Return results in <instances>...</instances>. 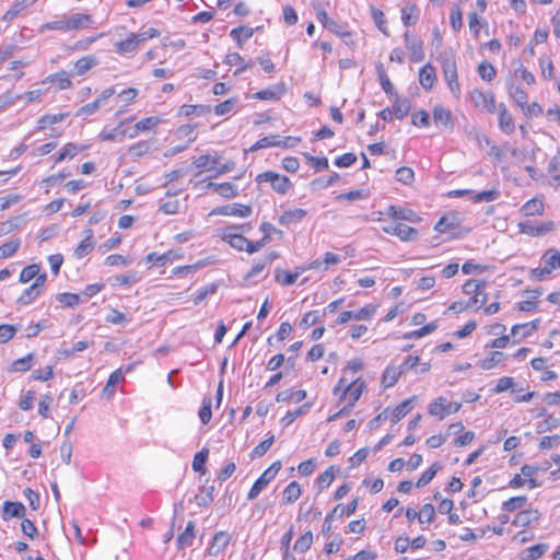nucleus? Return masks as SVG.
I'll use <instances>...</instances> for the list:
<instances>
[{
	"label": "nucleus",
	"mask_w": 560,
	"mask_h": 560,
	"mask_svg": "<svg viewBox=\"0 0 560 560\" xmlns=\"http://www.w3.org/2000/svg\"><path fill=\"white\" fill-rule=\"evenodd\" d=\"M444 79L454 96L459 97L460 86L457 77L456 58L453 50L444 51L441 57Z\"/></svg>",
	"instance_id": "nucleus-1"
},
{
	"label": "nucleus",
	"mask_w": 560,
	"mask_h": 560,
	"mask_svg": "<svg viewBox=\"0 0 560 560\" xmlns=\"http://www.w3.org/2000/svg\"><path fill=\"white\" fill-rule=\"evenodd\" d=\"M518 231L522 234L538 237L541 235H546L550 232H553L557 228L553 221H544V222H535V221H523L517 224Z\"/></svg>",
	"instance_id": "nucleus-2"
},
{
	"label": "nucleus",
	"mask_w": 560,
	"mask_h": 560,
	"mask_svg": "<svg viewBox=\"0 0 560 560\" xmlns=\"http://www.w3.org/2000/svg\"><path fill=\"white\" fill-rule=\"evenodd\" d=\"M376 312V306L373 304L365 305L355 311H343L337 318V324L343 325L350 320H370Z\"/></svg>",
	"instance_id": "nucleus-3"
},
{
	"label": "nucleus",
	"mask_w": 560,
	"mask_h": 560,
	"mask_svg": "<svg viewBox=\"0 0 560 560\" xmlns=\"http://www.w3.org/2000/svg\"><path fill=\"white\" fill-rule=\"evenodd\" d=\"M256 180L258 183H270L273 190L282 195L285 194L291 187V182L287 176H282L272 171H267L265 173L259 174L256 177Z\"/></svg>",
	"instance_id": "nucleus-4"
},
{
	"label": "nucleus",
	"mask_w": 560,
	"mask_h": 560,
	"mask_svg": "<svg viewBox=\"0 0 560 560\" xmlns=\"http://www.w3.org/2000/svg\"><path fill=\"white\" fill-rule=\"evenodd\" d=\"M460 408V402H448L444 397H439L429 405V413L442 420L445 416L455 413Z\"/></svg>",
	"instance_id": "nucleus-5"
},
{
	"label": "nucleus",
	"mask_w": 560,
	"mask_h": 560,
	"mask_svg": "<svg viewBox=\"0 0 560 560\" xmlns=\"http://www.w3.org/2000/svg\"><path fill=\"white\" fill-rule=\"evenodd\" d=\"M383 231L387 234L399 237L402 242L415 241L418 237V231L406 224L394 222L383 226Z\"/></svg>",
	"instance_id": "nucleus-6"
},
{
	"label": "nucleus",
	"mask_w": 560,
	"mask_h": 560,
	"mask_svg": "<svg viewBox=\"0 0 560 560\" xmlns=\"http://www.w3.org/2000/svg\"><path fill=\"white\" fill-rule=\"evenodd\" d=\"M406 48L409 51V58L412 62H420L424 59L422 40L412 36L409 32L404 35Z\"/></svg>",
	"instance_id": "nucleus-7"
},
{
	"label": "nucleus",
	"mask_w": 560,
	"mask_h": 560,
	"mask_svg": "<svg viewBox=\"0 0 560 560\" xmlns=\"http://www.w3.org/2000/svg\"><path fill=\"white\" fill-rule=\"evenodd\" d=\"M46 280L47 275L43 272L42 276L38 277L34 283L25 289L24 292L19 296L18 303L27 305L33 302L40 294L42 288L44 287Z\"/></svg>",
	"instance_id": "nucleus-8"
},
{
	"label": "nucleus",
	"mask_w": 560,
	"mask_h": 560,
	"mask_svg": "<svg viewBox=\"0 0 560 560\" xmlns=\"http://www.w3.org/2000/svg\"><path fill=\"white\" fill-rule=\"evenodd\" d=\"M470 98L475 106L482 110L494 113L497 109L493 94H485L480 90H474Z\"/></svg>",
	"instance_id": "nucleus-9"
},
{
	"label": "nucleus",
	"mask_w": 560,
	"mask_h": 560,
	"mask_svg": "<svg viewBox=\"0 0 560 560\" xmlns=\"http://www.w3.org/2000/svg\"><path fill=\"white\" fill-rule=\"evenodd\" d=\"M362 392L363 383H361L359 378L353 380L348 385L345 386L343 393L340 396V400L346 399V397L348 396L349 402L347 406L349 408H352L361 397Z\"/></svg>",
	"instance_id": "nucleus-10"
},
{
	"label": "nucleus",
	"mask_w": 560,
	"mask_h": 560,
	"mask_svg": "<svg viewBox=\"0 0 560 560\" xmlns=\"http://www.w3.org/2000/svg\"><path fill=\"white\" fill-rule=\"evenodd\" d=\"M231 536L226 532H218L214 534L210 546L207 549V553L211 557L220 555L230 544Z\"/></svg>",
	"instance_id": "nucleus-11"
},
{
	"label": "nucleus",
	"mask_w": 560,
	"mask_h": 560,
	"mask_svg": "<svg viewBox=\"0 0 560 560\" xmlns=\"http://www.w3.org/2000/svg\"><path fill=\"white\" fill-rule=\"evenodd\" d=\"M433 120L438 128H444L446 130H453L454 128L451 110L441 105H436L433 108Z\"/></svg>",
	"instance_id": "nucleus-12"
},
{
	"label": "nucleus",
	"mask_w": 560,
	"mask_h": 560,
	"mask_svg": "<svg viewBox=\"0 0 560 560\" xmlns=\"http://www.w3.org/2000/svg\"><path fill=\"white\" fill-rule=\"evenodd\" d=\"M386 215L393 218L394 220H402V221H408V222H418L420 220V218L418 217V214L412 211L411 209H408V208H398V207H395V206H389L387 209H386V212H385Z\"/></svg>",
	"instance_id": "nucleus-13"
},
{
	"label": "nucleus",
	"mask_w": 560,
	"mask_h": 560,
	"mask_svg": "<svg viewBox=\"0 0 560 560\" xmlns=\"http://www.w3.org/2000/svg\"><path fill=\"white\" fill-rule=\"evenodd\" d=\"M417 401V397L412 396L401 404H399L395 409L390 411V420L393 423L399 422L405 416H407L410 410L415 407Z\"/></svg>",
	"instance_id": "nucleus-14"
},
{
	"label": "nucleus",
	"mask_w": 560,
	"mask_h": 560,
	"mask_svg": "<svg viewBox=\"0 0 560 560\" xmlns=\"http://www.w3.org/2000/svg\"><path fill=\"white\" fill-rule=\"evenodd\" d=\"M194 166L201 171L215 172L217 166L220 164L219 155L203 154L194 161Z\"/></svg>",
	"instance_id": "nucleus-15"
},
{
	"label": "nucleus",
	"mask_w": 560,
	"mask_h": 560,
	"mask_svg": "<svg viewBox=\"0 0 560 560\" xmlns=\"http://www.w3.org/2000/svg\"><path fill=\"white\" fill-rule=\"evenodd\" d=\"M495 112L499 114V126L500 128L506 132L512 133L514 131V120L511 116V114L508 112L506 106L503 103H500L497 106Z\"/></svg>",
	"instance_id": "nucleus-16"
},
{
	"label": "nucleus",
	"mask_w": 560,
	"mask_h": 560,
	"mask_svg": "<svg viewBox=\"0 0 560 560\" xmlns=\"http://www.w3.org/2000/svg\"><path fill=\"white\" fill-rule=\"evenodd\" d=\"M540 513L537 510H524L516 514L513 525L516 527H526L538 522Z\"/></svg>",
	"instance_id": "nucleus-17"
},
{
	"label": "nucleus",
	"mask_w": 560,
	"mask_h": 560,
	"mask_svg": "<svg viewBox=\"0 0 560 560\" xmlns=\"http://www.w3.org/2000/svg\"><path fill=\"white\" fill-rule=\"evenodd\" d=\"M435 69L430 63L424 65L419 70V82L424 90H431L435 83Z\"/></svg>",
	"instance_id": "nucleus-18"
},
{
	"label": "nucleus",
	"mask_w": 560,
	"mask_h": 560,
	"mask_svg": "<svg viewBox=\"0 0 560 560\" xmlns=\"http://www.w3.org/2000/svg\"><path fill=\"white\" fill-rule=\"evenodd\" d=\"M93 22L92 16L89 14L75 13L67 19L66 28L68 31L80 30L88 27Z\"/></svg>",
	"instance_id": "nucleus-19"
},
{
	"label": "nucleus",
	"mask_w": 560,
	"mask_h": 560,
	"mask_svg": "<svg viewBox=\"0 0 560 560\" xmlns=\"http://www.w3.org/2000/svg\"><path fill=\"white\" fill-rule=\"evenodd\" d=\"M84 233V240H82L74 249V256L78 259L85 257L94 248L95 245V242L93 240V231L89 229Z\"/></svg>",
	"instance_id": "nucleus-20"
},
{
	"label": "nucleus",
	"mask_w": 560,
	"mask_h": 560,
	"mask_svg": "<svg viewBox=\"0 0 560 560\" xmlns=\"http://www.w3.org/2000/svg\"><path fill=\"white\" fill-rule=\"evenodd\" d=\"M218 213L223 215L247 218L252 214V208L249 206L234 203L220 208Z\"/></svg>",
	"instance_id": "nucleus-21"
},
{
	"label": "nucleus",
	"mask_w": 560,
	"mask_h": 560,
	"mask_svg": "<svg viewBox=\"0 0 560 560\" xmlns=\"http://www.w3.org/2000/svg\"><path fill=\"white\" fill-rule=\"evenodd\" d=\"M544 211L545 205L544 201L539 198H533L526 201L521 208V212L525 217L541 215L544 214Z\"/></svg>",
	"instance_id": "nucleus-22"
},
{
	"label": "nucleus",
	"mask_w": 560,
	"mask_h": 560,
	"mask_svg": "<svg viewBox=\"0 0 560 560\" xmlns=\"http://www.w3.org/2000/svg\"><path fill=\"white\" fill-rule=\"evenodd\" d=\"M285 93L284 84H277L273 88L261 90L254 94L257 100L276 101L279 100Z\"/></svg>",
	"instance_id": "nucleus-23"
},
{
	"label": "nucleus",
	"mask_w": 560,
	"mask_h": 560,
	"mask_svg": "<svg viewBox=\"0 0 560 560\" xmlns=\"http://www.w3.org/2000/svg\"><path fill=\"white\" fill-rule=\"evenodd\" d=\"M235 230L236 228H226L223 233V238L226 240L232 247L238 250H244L247 244V238L237 234Z\"/></svg>",
	"instance_id": "nucleus-24"
},
{
	"label": "nucleus",
	"mask_w": 560,
	"mask_h": 560,
	"mask_svg": "<svg viewBox=\"0 0 560 560\" xmlns=\"http://www.w3.org/2000/svg\"><path fill=\"white\" fill-rule=\"evenodd\" d=\"M124 380L122 371L120 369L114 371L107 382L105 387L102 390V397L106 399H110L115 394L116 385Z\"/></svg>",
	"instance_id": "nucleus-25"
},
{
	"label": "nucleus",
	"mask_w": 560,
	"mask_h": 560,
	"mask_svg": "<svg viewBox=\"0 0 560 560\" xmlns=\"http://www.w3.org/2000/svg\"><path fill=\"white\" fill-rule=\"evenodd\" d=\"M306 215V210L301 208L290 209L283 212L279 218V223L281 225H291L298 223L303 220Z\"/></svg>",
	"instance_id": "nucleus-26"
},
{
	"label": "nucleus",
	"mask_w": 560,
	"mask_h": 560,
	"mask_svg": "<svg viewBox=\"0 0 560 560\" xmlns=\"http://www.w3.org/2000/svg\"><path fill=\"white\" fill-rule=\"evenodd\" d=\"M539 319L532 320L525 324H517L512 327V335L514 337L520 336V339H524L530 336L534 331L538 329Z\"/></svg>",
	"instance_id": "nucleus-27"
},
{
	"label": "nucleus",
	"mask_w": 560,
	"mask_h": 560,
	"mask_svg": "<svg viewBox=\"0 0 560 560\" xmlns=\"http://www.w3.org/2000/svg\"><path fill=\"white\" fill-rule=\"evenodd\" d=\"M458 223V217L455 213H447L438 221L434 229L440 233H444L454 230Z\"/></svg>",
	"instance_id": "nucleus-28"
},
{
	"label": "nucleus",
	"mask_w": 560,
	"mask_h": 560,
	"mask_svg": "<svg viewBox=\"0 0 560 560\" xmlns=\"http://www.w3.org/2000/svg\"><path fill=\"white\" fill-rule=\"evenodd\" d=\"M3 518L23 517L25 514V506L21 502L5 501L3 503Z\"/></svg>",
	"instance_id": "nucleus-29"
},
{
	"label": "nucleus",
	"mask_w": 560,
	"mask_h": 560,
	"mask_svg": "<svg viewBox=\"0 0 560 560\" xmlns=\"http://www.w3.org/2000/svg\"><path fill=\"white\" fill-rule=\"evenodd\" d=\"M273 478L267 474L266 471H264L260 477L254 482V485L252 486L248 494H247V499L248 500H254L256 499L259 493L268 486V483L272 480Z\"/></svg>",
	"instance_id": "nucleus-30"
},
{
	"label": "nucleus",
	"mask_w": 560,
	"mask_h": 560,
	"mask_svg": "<svg viewBox=\"0 0 560 560\" xmlns=\"http://www.w3.org/2000/svg\"><path fill=\"white\" fill-rule=\"evenodd\" d=\"M302 494L300 485L296 481H291L282 492V503L291 504L295 502Z\"/></svg>",
	"instance_id": "nucleus-31"
},
{
	"label": "nucleus",
	"mask_w": 560,
	"mask_h": 560,
	"mask_svg": "<svg viewBox=\"0 0 560 560\" xmlns=\"http://www.w3.org/2000/svg\"><path fill=\"white\" fill-rule=\"evenodd\" d=\"M195 538V523L189 521L186 525L185 530L177 537L178 549H184L192 544Z\"/></svg>",
	"instance_id": "nucleus-32"
},
{
	"label": "nucleus",
	"mask_w": 560,
	"mask_h": 560,
	"mask_svg": "<svg viewBox=\"0 0 560 560\" xmlns=\"http://www.w3.org/2000/svg\"><path fill=\"white\" fill-rule=\"evenodd\" d=\"M299 139H294V138H287L285 141H280L278 140V137L277 136H269V137H265V138H261L259 139L252 148V150H258V149H264V148H268V147H279L283 143V145H288V141H292V142H296Z\"/></svg>",
	"instance_id": "nucleus-33"
},
{
	"label": "nucleus",
	"mask_w": 560,
	"mask_h": 560,
	"mask_svg": "<svg viewBox=\"0 0 560 560\" xmlns=\"http://www.w3.org/2000/svg\"><path fill=\"white\" fill-rule=\"evenodd\" d=\"M508 91L514 102L524 109L527 104V94L525 91L513 81L508 84Z\"/></svg>",
	"instance_id": "nucleus-34"
},
{
	"label": "nucleus",
	"mask_w": 560,
	"mask_h": 560,
	"mask_svg": "<svg viewBox=\"0 0 560 560\" xmlns=\"http://www.w3.org/2000/svg\"><path fill=\"white\" fill-rule=\"evenodd\" d=\"M306 396H307V394L304 389H299L296 392L283 390V392H280L277 394L276 400L278 402L291 401V400L300 402V401L304 400L306 398Z\"/></svg>",
	"instance_id": "nucleus-35"
},
{
	"label": "nucleus",
	"mask_w": 560,
	"mask_h": 560,
	"mask_svg": "<svg viewBox=\"0 0 560 560\" xmlns=\"http://www.w3.org/2000/svg\"><path fill=\"white\" fill-rule=\"evenodd\" d=\"M401 374V370L398 366H387L382 376V384L386 388L392 387L397 383Z\"/></svg>",
	"instance_id": "nucleus-36"
},
{
	"label": "nucleus",
	"mask_w": 560,
	"mask_h": 560,
	"mask_svg": "<svg viewBox=\"0 0 560 560\" xmlns=\"http://www.w3.org/2000/svg\"><path fill=\"white\" fill-rule=\"evenodd\" d=\"M21 246V240L18 237H13L8 242L0 245V258L5 259L13 256Z\"/></svg>",
	"instance_id": "nucleus-37"
},
{
	"label": "nucleus",
	"mask_w": 560,
	"mask_h": 560,
	"mask_svg": "<svg viewBox=\"0 0 560 560\" xmlns=\"http://www.w3.org/2000/svg\"><path fill=\"white\" fill-rule=\"evenodd\" d=\"M40 276H42V273H40L39 265L32 264L22 269V271L20 273L19 281L21 283H27V282L32 281L33 279L36 280Z\"/></svg>",
	"instance_id": "nucleus-38"
},
{
	"label": "nucleus",
	"mask_w": 560,
	"mask_h": 560,
	"mask_svg": "<svg viewBox=\"0 0 560 560\" xmlns=\"http://www.w3.org/2000/svg\"><path fill=\"white\" fill-rule=\"evenodd\" d=\"M418 20V9L415 4L408 3L401 9V21L404 25H413Z\"/></svg>",
	"instance_id": "nucleus-39"
},
{
	"label": "nucleus",
	"mask_w": 560,
	"mask_h": 560,
	"mask_svg": "<svg viewBox=\"0 0 560 560\" xmlns=\"http://www.w3.org/2000/svg\"><path fill=\"white\" fill-rule=\"evenodd\" d=\"M214 486L202 487L200 492L196 494L195 501L199 506H208L213 501Z\"/></svg>",
	"instance_id": "nucleus-40"
},
{
	"label": "nucleus",
	"mask_w": 560,
	"mask_h": 560,
	"mask_svg": "<svg viewBox=\"0 0 560 560\" xmlns=\"http://www.w3.org/2000/svg\"><path fill=\"white\" fill-rule=\"evenodd\" d=\"M394 115L398 119L406 117L410 110V102L407 98H400L396 95L393 105Z\"/></svg>",
	"instance_id": "nucleus-41"
},
{
	"label": "nucleus",
	"mask_w": 560,
	"mask_h": 560,
	"mask_svg": "<svg viewBox=\"0 0 560 560\" xmlns=\"http://www.w3.org/2000/svg\"><path fill=\"white\" fill-rule=\"evenodd\" d=\"M547 544H538L535 546H532L523 551V559L524 560H536L540 558L547 550H548Z\"/></svg>",
	"instance_id": "nucleus-42"
},
{
	"label": "nucleus",
	"mask_w": 560,
	"mask_h": 560,
	"mask_svg": "<svg viewBox=\"0 0 560 560\" xmlns=\"http://www.w3.org/2000/svg\"><path fill=\"white\" fill-rule=\"evenodd\" d=\"M254 35V28L252 27H237L233 28L230 33V36L235 39L240 47H242L243 43L249 39Z\"/></svg>",
	"instance_id": "nucleus-43"
},
{
	"label": "nucleus",
	"mask_w": 560,
	"mask_h": 560,
	"mask_svg": "<svg viewBox=\"0 0 560 560\" xmlns=\"http://www.w3.org/2000/svg\"><path fill=\"white\" fill-rule=\"evenodd\" d=\"M542 261L545 267L550 268V271L560 267V252L555 248L548 249L542 256Z\"/></svg>",
	"instance_id": "nucleus-44"
},
{
	"label": "nucleus",
	"mask_w": 560,
	"mask_h": 560,
	"mask_svg": "<svg viewBox=\"0 0 560 560\" xmlns=\"http://www.w3.org/2000/svg\"><path fill=\"white\" fill-rule=\"evenodd\" d=\"M225 63L229 66H238L235 74H238L249 68V65L244 61V58L237 52L228 54L225 57Z\"/></svg>",
	"instance_id": "nucleus-45"
},
{
	"label": "nucleus",
	"mask_w": 560,
	"mask_h": 560,
	"mask_svg": "<svg viewBox=\"0 0 560 560\" xmlns=\"http://www.w3.org/2000/svg\"><path fill=\"white\" fill-rule=\"evenodd\" d=\"M46 81L57 83L61 90L69 89L72 85L69 74L66 71L51 74L46 78Z\"/></svg>",
	"instance_id": "nucleus-46"
},
{
	"label": "nucleus",
	"mask_w": 560,
	"mask_h": 560,
	"mask_svg": "<svg viewBox=\"0 0 560 560\" xmlns=\"http://www.w3.org/2000/svg\"><path fill=\"white\" fill-rule=\"evenodd\" d=\"M311 408V404H304L303 406L296 408L293 411L287 412V415L281 419V424L283 427H289L296 418L306 413Z\"/></svg>",
	"instance_id": "nucleus-47"
},
{
	"label": "nucleus",
	"mask_w": 560,
	"mask_h": 560,
	"mask_svg": "<svg viewBox=\"0 0 560 560\" xmlns=\"http://www.w3.org/2000/svg\"><path fill=\"white\" fill-rule=\"evenodd\" d=\"M96 59L93 56H85L80 58L74 63V69L78 75L84 74L86 71H89L92 67L96 65Z\"/></svg>",
	"instance_id": "nucleus-48"
},
{
	"label": "nucleus",
	"mask_w": 560,
	"mask_h": 560,
	"mask_svg": "<svg viewBox=\"0 0 560 560\" xmlns=\"http://www.w3.org/2000/svg\"><path fill=\"white\" fill-rule=\"evenodd\" d=\"M358 499L352 500L348 506H343L342 504H338L334 508V510L330 512L334 517H342L343 515L350 516L353 514L358 508Z\"/></svg>",
	"instance_id": "nucleus-49"
},
{
	"label": "nucleus",
	"mask_w": 560,
	"mask_h": 560,
	"mask_svg": "<svg viewBox=\"0 0 560 560\" xmlns=\"http://www.w3.org/2000/svg\"><path fill=\"white\" fill-rule=\"evenodd\" d=\"M273 441H275V435L269 434V436L266 440H264L256 447L253 448V451L250 453L252 459L261 457L262 455H265L267 453V451L273 444Z\"/></svg>",
	"instance_id": "nucleus-50"
},
{
	"label": "nucleus",
	"mask_w": 560,
	"mask_h": 560,
	"mask_svg": "<svg viewBox=\"0 0 560 560\" xmlns=\"http://www.w3.org/2000/svg\"><path fill=\"white\" fill-rule=\"evenodd\" d=\"M84 149H85V147H78L74 143H68L63 147V149L57 156L56 162L59 163L66 159H72L78 154L79 151H82Z\"/></svg>",
	"instance_id": "nucleus-51"
},
{
	"label": "nucleus",
	"mask_w": 560,
	"mask_h": 560,
	"mask_svg": "<svg viewBox=\"0 0 560 560\" xmlns=\"http://www.w3.org/2000/svg\"><path fill=\"white\" fill-rule=\"evenodd\" d=\"M313 542V534L311 532H306L302 535L294 544L293 549L299 553H304L307 551Z\"/></svg>",
	"instance_id": "nucleus-52"
},
{
	"label": "nucleus",
	"mask_w": 560,
	"mask_h": 560,
	"mask_svg": "<svg viewBox=\"0 0 560 560\" xmlns=\"http://www.w3.org/2000/svg\"><path fill=\"white\" fill-rule=\"evenodd\" d=\"M115 46L117 51L122 55L130 54L138 48L137 42L132 34H130L127 39L116 43Z\"/></svg>",
	"instance_id": "nucleus-53"
},
{
	"label": "nucleus",
	"mask_w": 560,
	"mask_h": 560,
	"mask_svg": "<svg viewBox=\"0 0 560 560\" xmlns=\"http://www.w3.org/2000/svg\"><path fill=\"white\" fill-rule=\"evenodd\" d=\"M441 465L439 463H434L430 468H428L418 479L416 486L418 488L427 486L436 475Z\"/></svg>",
	"instance_id": "nucleus-54"
},
{
	"label": "nucleus",
	"mask_w": 560,
	"mask_h": 560,
	"mask_svg": "<svg viewBox=\"0 0 560 560\" xmlns=\"http://www.w3.org/2000/svg\"><path fill=\"white\" fill-rule=\"evenodd\" d=\"M478 74L482 80L491 82L495 78L497 71L491 63H489L488 61H482L478 66Z\"/></svg>",
	"instance_id": "nucleus-55"
},
{
	"label": "nucleus",
	"mask_w": 560,
	"mask_h": 560,
	"mask_svg": "<svg viewBox=\"0 0 560 560\" xmlns=\"http://www.w3.org/2000/svg\"><path fill=\"white\" fill-rule=\"evenodd\" d=\"M298 279V272H289L285 270H276V281L282 285H292Z\"/></svg>",
	"instance_id": "nucleus-56"
},
{
	"label": "nucleus",
	"mask_w": 560,
	"mask_h": 560,
	"mask_svg": "<svg viewBox=\"0 0 560 560\" xmlns=\"http://www.w3.org/2000/svg\"><path fill=\"white\" fill-rule=\"evenodd\" d=\"M32 361H33V354L30 353L21 359L15 360L10 371L12 372H25L28 371L32 368Z\"/></svg>",
	"instance_id": "nucleus-57"
},
{
	"label": "nucleus",
	"mask_w": 560,
	"mask_h": 560,
	"mask_svg": "<svg viewBox=\"0 0 560 560\" xmlns=\"http://www.w3.org/2000/svg\"><path fill=\"white\" fill-rule=\"evenodd\" d=\"M376 69H377L378 80H380V83H381L384 92L388 95H394V86H393L392 82L389 81V79L386 74V71L384 70L383 65H381V63L377 65Z\"/></svg>",
	"instance_id": "nucleus-58"
},
{
	"label": "nucleus",
	"mask_w": 560,
	"mask_h": 560,
	"mask_svg": "<svg viewBox=\"0 0 560 560\" xmlns=\"http://www.w3.org/2000/svg\"><path fill=\"white\" fill-rule=\"evenodd\" d=\"M438 325L432 322L420 329L410 331L404 336L405 339H419L422 338L431 332H433L436 329Z\"/></svg>",
	"instance_id": "nucleus-59"
},
{
	"label": "nucleus",
	"mask_w": 560,
	"mask_h": 560,
	"mask_svg": "<svg viewBox=\"0 0 560 560\" xmlns=\"http://www.w3.org/2000/svg\"><path fill=\"white\" fill-rule=\"evenodd\" d=\"M503 357L504 354L502 352L494 351L492 352L491 357L479 361V366L482 370H491L502 361Z\"/></svg>",
	"instance_id": "nucleus-60"
},
{
	"label": "nucleus",
	"mask_w": 560,
	"mask_h": 560,
	"mask_svg": "<svg viewBox=\"0 0 560 560\" xmlns=\"http://www.w3.org/2000/svg\"><path fill=\"white\" fill-rule=\"evenodd\" d=\"M413 178H415V173H413L412 168H410V167L402 166L396 171V179L404 185L411 184Z\"/></svg>",
	"instance_id": "nucleus-61"
},
{
	"label": "nucleus",
	"mask_w": 560,
	"mask_h": 560,
	"mask_svg": "<svg viewBox=\"0 0 560 560\" xmlns=\"http://www.w3.org/2000/svg\"><path fill=\"white\" fill-rule=\"evenodd\" d=\"M25 9L24 0L15 2L2 16V20L10 22Z\"/></svg>",
	"instance_id": "nucleus-62"
},
{
	"label": "nucleus",
	"mask_w": 560,
	"mask_h": 560,
	"mask_svg": "<svg viewBox=\"0 0 560 560\" xmlns=\"http://www.w3.org/2000/svg\"><path fill=\"white\" fill-rule=\"evenodd\" d=\"M434 514V506L430 503H427L419 511L418 520L420 523H431L433 521Z\"/></svg>",
	"instance_id": "nucleus-63"
},
{
	"label": "nucleus",
	"mask_w": 560,
	"mask_h": 560,
	"mask_svg": "<svg viewBox=\"0 0 560 560\" xmlns=\"http://www.w3.org/2000/svg\"><path fill=\"white\" fill-rule=\"evenodd\" d=\"M215 191L228 199L237 196V190L231 183H221L219 186H215Z\"/></svg>",
	"instance_id": "nucleus-64"
}]
</instances>
